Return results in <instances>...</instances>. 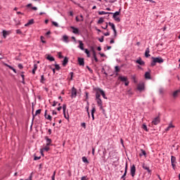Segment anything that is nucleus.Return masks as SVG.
Segmentation results:
<instances>
[{"instance_id":"obj_1","label":"nucleus","mask_w":180,"mask_h":180,"mask_svg":"<svg viewBox=\"0 0 180 180\" xmlns=\"http://www.w3.org/2000/svg\"><path fill=\"white\" fill-rule=\"evenodd\" d=\"M157 63L158 64H162V63H164V59L161 57H152V61L150 63L151 67H155Z\"/></svg>"},{"instance_id":"obj_2","label":"nucleus","mask_w":180,"mask_h":180,"mask_svg":"<svg viewBox=\"0 0 180 180\" xmlns=\"http://www.w3.org/2000/svg\"><path fill=\"white\" fill-rule=\"evenodd\" d=\"M122 11V8H120L119 11H116L115 13H112V18H114V20H115V22H120V17H117V16H120V11Z\"/></svg>"},{"instance_id":"obj_3","label":"nucleus","mask_w":180,"mask_h":180,"mask_svg":"<svg viewBox=\"0 0 180 180\" xmlns=\"http://www.w3.org/2000/svg\"><path fill=\"white\" fill-rule=\"evenodd\" d=\"M101 88H94V91L96 92V99L101 98Z\"/></svg>"},{"instance_id":"obj_4","label":"nucleus","mask_w":180,"mask_h":180,"mask_svg":"<svg viewBox=\"0 0 180 180\" xmlns=\"http://www.w3.org/2000/svg\"><path fill=\"white\" fill-rule=\"evenodd\" d=\"M130 174L132 178H134V176H136V165H133L132 166H131Z\"/></svg>"},{"instance_id":"obj_5","label":"nucleus","mask_w":180,"mask_h":180,"mask_svg":"<svg viewBox=\"0 0 180 180\" xmlns=\"http://www.w3.org/2000/svg\"><path fill=\"white\" fill-rule=\"evenodd\" d=\"M160 122L161 119L160 118V116H158L153 119V120L152 121V124L157 126V124H158Z\"/></svg>"},{"instance_id":"obj_6","label":"nucleus","mask_w":180,"mask_h":180,"mask_svg":"<svg viewBox=\"0 0 180 180\" xmlns=\"http://www.w3.org/2000/svg\"><path fill=\"white\" fill-rule=\"evenodd\" d=\"M45 140L46 141V145L48 147H50V146H53V144H51V143H53V141L51 140V139H49V136H45Z\"/></svg>"},{"instance_id":"obj_7","label":"nucleus","mask_w":180,"mask_h":180,"mask_svg":"<svg viewBox=\"0 0 180 180\" xmlns=\"http://www.w3.org/2000/svg\"><path fill=\"white\" fill-rule=\"evenodd\" d=\"M71 98H77V89L74 86L72 88Z\"/></svg>"},{"instance_id":"obj_8","label":"nucleus","mask_w":180,"mask_h":180,"mask_svg":"<svg viewBox=\"0 0 180 180\" xmlns=\"http://www.w3.org/2000/svg\"><path fill=\"white\" fill-rule=\"evenodd\" d=\"M127 168H128V165H127V162H126V164H125V170H124V174L121 176V179L126 180V175H127Z\"/></svg>"},{"instance_id":"obj_9","label":"nucleus","mask_w":180,"mask_h":180,"mask_svg":"<svg viewBox=\"0 0 180 180\" xmlns=\"http://www.w3.org/2000/svg\"><path fill=\"white\" fill-rule=\"evenodd\" d=\"M137 89L140 92L144 91V83H139L137 86Z\"/></svg>"},{"instance_id":"obj_10","label":"nucleus","mask_w":180,"mask_h":180,"mask_svg":"<svg viewBox=\"0 0 180 180\" xmlns=\"http://www.w3.org/2000/svg\"><path fill=\"white\" fill-rule=\"evenodd\" d=\"M77 61L79 65H81L82 67H84V65H85V61L84 60L83 58H78Z\"/></svg>"},{"instance_id":"obj_11","label":"nucleus","mask_w":180,"mask_h":180,"mask_svg":"<svg viewBox=\"0 0 180 180\" xmlns=\"http://www.w3.org/2000/svg\"><path fill=\"white\" fill-rule=\"evenodd\" d=\"M96 101L97 102L98 106H99L100 109H102V107L103 106V103L102 102V99L96 98Z\"/></svg>"},{"instance_id":"obj_12","label":"nucleus","mask_w":180,"mask_h":180,"mask_svg":"<svg viewBox=\"0 0 180 180\" xmlns=\"http://www.w3.org/2000/svg\"><path fill=\"white\" fill-rule=\"evenodd\" d=\"M135 63H136V64H139V65H146V62L141 60V58H139V59L136 60Z\"/></svg>"},{"instance_id":"obj_13","label":"nucleus","mask_w":180,"mask_h":180,"mask_svg":"<svg viewBox=\"0 0 180 180\" xmlns=\"http://www.w3.org/2000/svg\"><path fill=\"white\" fill-rule=\"evenodd\" d=\"M142 168L143 169H146V171H147V172H148V174H151V169H150V167L148 166H147V165L143 163L142 165Z\"/></svg>"},{"instance_id":"obj_14","label":"nucleus","mask_w":180,"mask_h":180,"mask_svg":"<svg viewBox=\"0 0 180 180\" xmlns=\"http://www.w3.org/2000/svg\"><path fill=\"white\" fill-rule=\"evenodd\" d=\"M70 29L72 30V33H74L75 34H79V30H78V28L71 26Z\"/></svg>"},{"instance_id":"obj_15","label":"nucleus","mask_w":180,"mask_h":180,"mask_svg":"<svg viewBox=\"0 0 180 180\" xmlns=\"http://www.w3.org/2000/svg\"><path fill=\"white\" fill-rule=\"evenodd\" d=\"M171 162L173 168L175 167V162H176V158L175 156H172L171 157Z\"/></svg>"},{"instance_id":"obj_16","label":"nucleus","mask_w":180,"mask_h":180,"mask_svg":"<svg viewBox=\"0 0 180 180\" xmlns=\"http://www.w3.org/2000/svg\"><path fill=\"white\" fill-rule=\"evenodd\" d=\"M150 72H151V70L145 73L146 79H151V75L150 74Z\"/></svg>"},{"instance_id":"obj_17","label":"nucleus","mask_w":180,"mask_h":180,"mask_svg":"<svg viewBox=\"0 0 180 180\" xmlns=\"http://www.w3.org/2000/svg\"><path fill=\"white\" fill-rule=\"evenodd\" d=\"M118 79H120L122 82H126V81H128L127 77H124V76H120L118 77Z\"/></svg>"},{"instance_id":"obj_18","label":"nucleus","mask_w":180,"mask_h":180,"mask_svg":"<svg viewBox=\"0 0 180 180\" xmlns=\"http://www.w3.org/2000/svg\"><path fill=\"white\" fill-rule=\"evenodd\" d=\"M150 56L151 55H150V48H147L145 51V57H146V58H148V57H150Z\"/></svg>"},{"instance_id":"obj_19","label":"nucleus","mask_w":180,"mask_h":180,"mask_svg":"<svg viewBox=\"0 0 180 180\" xmlns=\"http://www.w3.org/2000/svg\"><path fill=\"white\" fill-rule=\"evenodd\" d=\"M95 112H96V109L95 108V107H93L91 110L92 120H95V115H94Z\"/></svg>"},{"instance_id":"obj_20","label":"nucleus","mask_w":180,"mask_h":180,"mask_svg":"<svg viewBox=\"0 0 180 180\" xmlns=\"http://www.w3.org/2000/svg\"><path fill=\"white\" fill-rule=\"evenodd\" d=\"M33 23H34V20L31 19L25 25V26L27 27V26H30V25H33Z\"/></svg>"},{"instance_id":"obj_21","label":"nucleus","mask_w":180,"mask_h":180,"mask_svg":"<svg viewBox=\"0 0 180 180\" xmlns=\"http://www.w3.org/2000/svg\"><path fill=\"white\" fill-rule=\"evenodd\" d=\"M78 41H79V46H78L79 49H80V50L84 51L85 49L84 48V43H82V41H81V40H79Z\"/></svg>"},{"instance_id":"obj_22","label":"nucleus","mask_w":180,"mask_h":180,"mask_svg":"<svg viewBox=\"0 0 180 180\" xmlns=\"http://www.w3.org/2000/svg\"><path fill=\"white\" fill-rule=\"evenodd\" d=\"M44 117L45 119H47L48 120L51 121L52 120L51 115H47V110H45Z\"/></svg>"},{"instance_id":"obj_23","label":"nucleus","mask_w":180,"mask_h":180,"mask_svg":"<svg viewBox=\"0 0 180 180\" xmlns=\"http://www.w3.org/2000/svg\"><path fill=\"white\" fill-rule=\"evenodd\" d=\"M113 13H109L105 11H99L98 15H112Z\"/></svg>"},{"instance_id":"obj_24","label":"nucleus","mask_w":180,"mask_h":180,"mask_svg":"<svg viewBox=\"0 0 180 180\" xmlns=\"http://www.w3.org/2000/svg\"><path fill=\"white\" fill-rule=\"evenodd\" d=\"M101 95L103 96L104 99H108V97H106V94H105V91L101 89Z\"/></svg>"},{"instance_id":"obj_25","label":"nucleus","mask_w":180,"mask_h":180,"mask_svg":"<svg viewBox=\"0 0 180 180\" xmlns=\"http://www.w3.org/2000/svg\"><path fill=\"white\" fill-rule=\"evenodd\" d=\"M141 153L139 154L140 157H143V155L146 157V155H147V153L143 149H141Z\"/></svg>"},{"instance_id":"obj_26","label":"nucleus","mask_w":180,"mask_h":180,"mask_svg":"<svg viewBox=\"0 0 180 180\" xmlns=\"http://www.w3.org/2000/svg\"><path fill=\"white\" fill-rule=\"evenodd\" d=\"M178 94H179V90H176L175 91L173 92L172 94V96L173 98H177L178 97Z\"/></svg>"},{"instance_id":"obj_27","label":"nucleus","mask_w":180,"mask_h":180,"mask_svg":"<svg viewBox=\"0 0 180 180\" xmlns=\"http://www.w3.org/2000/svg\"><path fill=\"white\" fill-rule=\"evenodd\" d=\"M67 64H68V58L65 57L63 62V67H65V65H67Z\"/></svg>"},{"instance_id":"obj_28","label":"nucleus","mask_w":180,"mask_h":180,"mask_svg":"<svg viewBox=\"0 0 180 180\" xmlns=\"http://www.w3.org/2000/svg\"><path fill=\"white\" fill-rule=\"evenodd\" d=\"M63 41L65 42V43H68L70 41H68V36L67 35H63Z\"/></svg>"},{"instance_id":"obj_29","label":"nucleus","mask_w":180,"mask_h":180,"mask_svg":"<svg viewBox=\"0 0 180 180\" xmlns=\"http://www.w3.org/2000/svg\"><path fill=\"white\" fill-rule=\"evenodd\" d=\"M36 71H37V64H34V68L32 69L33 75L36 74Z\"/></svg>"},{"instance_id":"obj_30","label":"nucleus","mask_w":180,"mask_h":180,"mask_svg":"<svg viewBox=\"0 0 180 180\" xmlns=\"http://www.w3.org/2000/svg\"><path fill=\"white\" fill-rule=\"evenodd\" d=\"M93 57L96 63H98V58L96 57V52H95L94 50H93Z\"/></svg>"},{"instance_id":"obj_31","label":"nucleus","mask_w":180,"mask_h":180,"mask_svg":"<svg viewBox=\"0 0 180 180\" xmlns=\"http://www.w3.org/2000/svg\"><path fill=\"white\" fill-rule=\"evenodd\" d=\"M83 162H84L85 164H89V161L88 160V159L86 158V157L84 156L82 158Z\"/></svg>"},{"instance_id":"obj_32","label":"nucleus","mask_w":180,"mask_h":180,"mask_svg":"<svg viewBox=\"0 0 180 180\" xmlns=\"http://www.w3.org/2000/svg\"><path fill=\"white\" fill-rule=\"evenodd\" d=\"M109 26H110L111 29L112 30H115V29H116V26L115 25V24L113 22H108Z\"/></svg>"},{"instance_id":"obj_33","label":"nucleus","mask_w":180,"mask_h":180,"mask_svg":"<svg viewBox=\"0 0 180 180\" xmlns=\"http://www.w3.org/2000/svg\"><path fill=\"white\" fill-rule=\"evenodd\" d=\"M105 22V20H103V18H100L98 20L97 23L98 25H102Z\"/></svg>"},{"instance_id":"obj_34","label":"nucleus","mask_w":180,"mask_h":180,"mask_svg":"<svg viewBox=\"0 0 180 180\" xmlns=\"http://www.w3.org/2000/svg\"><path fill=\"white\" fill-rule=\"evenodd\" d=\"M46 60H49V61H54V57L49 55L47 57H46Z\"/></svg>"},{"instance_id":"obj_35","label":"nucleus","mask_w":180,"mask_h":180,"mask_svg":"<svg viewBox=\"0 0 180 180\" xmlns=\"http://www.w3.org/2000/svg\"><path fill=\"white\" fill-rule=\"evenodd\" d=\"M44 81H46V78H44V75H42L41 76V79H40L41 84H44Z\"/></svg>"},{"instance_id":"obj_36","label":"nucleus","mask_w":180,"mask_h":180,"mask_svg":"<svg viewBox=\"0 0 180 180\" xmlns=\"http://www.w3.org/2000/svg\"><path fill=\"white\" fill-rule=\"evenodd\" d=\"M42 150H43L44 151H46V153H47L48 151H50V146H47L46 145V146H45L44 148H42Z\"/></svg>"},{"instance_id":"obj_37","label":"nucleus","mask_w":180,"mask_h":180,"mask_svg":"<svg viewBox=\"0 0 180 180\" xmlns=\"http://www.w3.org/2000/svg\"><path fill=\"white\" fill-rule=\"evenodd\" d=\"M84 51V53H86L87 57H91V53H89V51L87 49H85Z\"/></svg>"},{"instance_id":"obj_38","label":"nucleus","mask_w":180,"mask_h":180,"mask_svg":"<svg viewBox=\"0 0 180 180\" xmlns=\"http://www.w3.org/2000/svg\"><path fill=\"white\" fill-rule=\"evenodd\" d=\"M62 108H63V113L65 115V110H67V105L63 104Z\"/></svg>"},{"instance_id":"obj_39","label":"nucleus","mask_w":180,"mask_h":180,"mask_svg":"<svg viewBox=\"0 0 180 180\" xmlns=\"http://www.w3.org/2000/svg\"><path fill=\"white\" fill-rule=\"evenodd\" d=\"M115 72L117 73H117L120 72V68H119V66H115Z\"/></svg>"},{"instance_id":"obj_40","label":"nucleus","mask_w":180,"mask_h":180,"mask_svg":"<svg viewBox=\"0 0 180 180\" xmlns=\"http://www.w3.org/2000/svg\"><path fill=\"white\" fill-rule=\"evenodd\" d=\"M142 129L145 130V131H148V129H147V125H146L145 124H143Z\"/></svg>"},{"instance_id":"obj_41","label":"nucleus","mask_w":180,"mask_h":180,"mask_svg":"<svg viewBox=\"0 0 180 180\" xmlns=\"http://www.w3.org/2000/svg\"><path fill=\"white\" fill-rule=\"evenodd\" d=\"M61 68H60V65L55 64V69L57 70V71H60Z\"/></svg>"},{"instance_id":"obj_42","label":"nucleus","mask_w":180,"mask_h":180,"mask_svg":"<svg viewBox=\"0 0 180 180\" xmlns=\"http://www.w3.org/2000/svg\"><path fill=\"white\" fill-rule=\"evenodd\" d=\"M8 35V32L6 30L3 31V37L4 39H6V36Z\"/></svg>"},{"instance_id":"obj_43","label":"nucleus","mask_w":180,"mask_h":180,"mask_svg":"<svg viewBox=\"0 0 180 180\" xmlns=\"http://www.w3.org/2000/svg\"><path fill=\"white\" fill-rule=\"evenodd\" d=\"M8 68H9L10 70H12V71H13V72H15V74L17 73L16 69H15L13 67H12V66H8Z\"/></svg>"},{"instance_id":"obj_44","label":"nucleus","mask_w":180,"mask_h":180,"mask_svg":"<svg viewBox=\"0 0 180 180\" xmlns=\"http://www.w3.org/2000/svg\"><path fill=\"white\" fill-rule=\"evenodd\" d=\"M70 81H72V78L74 77V72H70Z\"/></svg>"},{"instance_id":"obj_45","label":"nucleus","mask_w":180,"mask_h":180,"mask_svg":"<svg viewBox=\"0 0 180 180\" xmlns=\"http://www.w3.org/2000/svg\"><path fill=\"white\" fill-rule=\"evenodd\" d=\"M40 113H41V109L37 110L35 112V116H37V115H40Z\"/></svg>"},{"instance_id":"obj_46","label":"nucleus","mask_w":180,"mask_h":180,"mask_svg":"<svg viewBox=\"0 0 180 180\" xmlns=\"http://www.w3.org/2000/svg\"><path fill=\"white\" fill-rule=\"evenodd\" d=\"M112 30L114 32V37H117V31L116 30V28Z\"/></svg>"},{"instance_id":"obj_47","label":"nucleus","mask_w":180,"mask_h":180,"mask_svg":"<svg viewBox=\"0 0 180 180\" xmlns=\"http://www.w3.org/2000/svg\"><path fill=\"white\" fill-rule=\"evenodd\" d=\"M58 58H64V56H63L61 52L58 53Z\"/></svg>"},{"instance_id":"obj_48","label":"nucleus","mask_w":180,"mask_h":180,"mask_svg":"<svg viewBox=\"0 0 180 180\" xmlns=\"http://www.w3.org/2000/svg\"><path fill=\"white\" fill-rule=\"evenodd\" d=\"M40 39H41V43L46 44V41H44V37L41 36V37H40Z\"/></svg>"},{"instance_id":"obj_49","label":"nucleus","mask_w":180,"mask_h":180,"mask_svg":"<svg viewBox=\"0 0 180 180\" xmlns=\"http://www.w3.org/2000/svg\"><path fill=\"white\" fill-rule=\"evenodd\" d=\"M40 158H41V157H40V156H34V161H37V160H40Z\"/></svg>"},{"instance_id":"obj_50","label":"nucleus","mask_w":180,"mask_h":180,"mask_svg":"<svg viewBox=\"0 0 180 180\" xmlns=\"http://www.w3.org/2000/svg\"><path fill=\"white\" fill-rule=\"evenodd\" d=\"M159 93L160 94V95H162L164 94V89H162V88L160 89Z\"/></svg>"},{"instance_id":"obj_51","label":"nucleus","mask_w":180,"mask_h":180,"mask_svg":"<svg viewBox=\"0 0 180 180\" xmlns=\"http://www.w3.org/2000/svg\"><path fill=\"white\" fill-rule=\"evenodd\" d=\"M52 25H53V26H55L56 27H58V23H57L56 22L53 21Z\"/></svg>"},{"instance_id":"obj_52","label":"nucleus","mask_w":180,"mask_h":180,"mask_svg":"<svg viewBox=\"0 0 180 180\" xmlns=\"http://www.w3.org/2000/svg\"><path fill=\"white\" fill-rule=\"evenodd\" d=\"M63 115H64V117L66 118L67 120H68V119H70V115L68 114L66 115L65 112V113H63Z\"/></svg>"},{"instance_id":"obj_53","label":"nucleus","mask_w":180,"mask_h":180,"mask_svg":"<svg viewBox=\"0 0 180 180\" xmlns=\"http://www.w3.org/2000/svg\"><path fill=\"white\" fill-rule=\"evenodd\" d=\"M82 127H84V129H86V124L85 122H82L81 124Z\"/></svg>"},{"instance_id":"obj_54","label":"nucleus","mask_w":180,"mask_h":180,"mask_svg":"<svg viewBox=\"0 0 180 180\" xmlns=\"http://www.w3.org/2000/svg\"><path fill=\"white\" fill-rule=\"evenodd\" d=\"M52 180H56V172H53L52 176H51Z\"/></svg>"},{"instance_id":"obj_55","label":"nucleus","mask_w":180,"mask_h":180,"mask_svg":"<svg viewBox=\"0 0 180 180\" xmlns=\"http://www.w3.org/2000/svg\"><path fill=\"white\" fill-rule=\"evenodd\" d=\"M14 22H15L16 26H19V25H20V21H18L16 20H14Z\"/></svg>"},{"instance_id":"obj_56","label":"nucleus","mask_w":180,"mask_h":180,"mask_svg":"<svg viewBox=\"0 0 180 180\" xmlns=\"http://www.w3.org/2000/svg\"><path fill=\"white\" fill-rule=\"evenodd\" d=\"M18 68H19L20 70H22V68H23V65H22L21 63H19L18 65Z\"/></svg>"},{"instance_id":"obj_57","label":"nucleus","mask_w":180,"mask_h":180,"mask_svg":"<svg viewBox=\"0 0 180 180\" xmlns=\"http://www.w3.org/2000/svg\"><path fill=\"white\" fill-rule=\"evenodd\" d=\"M132 79L134 80V84H137V80L136 79V76H132Z\"/></svg>"},{"instance_id":"obj_58","label":"nucleus","mask_w":180,"mask_h":180,"mask_svg":"<svg viewBox=\"0 0 180 180\" xmlns=\"http://www.w3.org/2000/svg\"><path fill=\"white\" fill-rule=\"evenodd\" d=\"M86 68L88 69L89 72H91V73L94 72V70H92V69H91V68H89V66H86Z\"/></svg>"},{"instance_id":"obj_59","label":"nucleus","mask_w":180,"mask_h":180,"mask_svg":"<svg viewBox=\"0 0 180 180\" xmlns=\"http://www.w3.org/2000/svg\"><path fill=\"white\" fill-rule=\"evenodd\" d=\"M57 103H58V102L54 101H53V105H52V106H53V107L57 106Z\"/></svg>"},{"instance_id":"obj_60","label":"nucleus","mask_w":180,"mask_h":180,"mask_svg":"<svg viewBox=\"0 0 180 180\" xmlns=\"http://www.w3.org/2000/svg\"><path fill=\"white\" fill-rule=\"evenodd\" d=\"M17 34H22V31L20 30H16Z\"/></svg>"},{"instance_id":"obj_61","label":"nucleus","mask_w":180,"mask_h":180,"mask_svg":"<svg viewBox=\"0 0 180 180\" xmlns=\"http://www.w3.org/2000/svg\"><path fill=\"white\" fill-rule=\"evenodd\" d=\"M129 84H130V82H129V80H127L124 83L125 86H129Z\"/></svg>"},{"instance_id":"obj_62","label":"nucleus","mask_w":180,"mask_h":180,"mask_svg":"<svg viewBox=\"0 0 180 180\" xmlns=\"http://www.w3.org/2000/svg\"><path fill=\"white\" fill-rule=\"evenodd\" d=\"M102 27V29H104V30H108V22H106V25L105 27Z\"/></svg>"},{"instance_id":"obj_63","label":"nucleus","mask_w":180,"mask_h":180,"mask_svg":"<svg viewBox=\"0 0 180 180\" xmlns=\"http://www.w3.org/2000/svg\"><path fill=\"white\" fill-rule=\"evenodd\" d=\"M103 40H104L103 37H102L101 38H99V39H98V41H99L101 43H103Z\"/></svg>"},{"instance_id":"obj_64","label":"nucleus","mask_w":180,"mask_h":180,"mask_svg":"<svg viewBox=\"0 0 180 180\" xmlns=\"http://www.w3.org/2000/svg\"><path fill=\"white\" fill-rule=\"evenodd\" d=\"M103 34H104V36H110V32H107L104 33Z\"/></svg>"}]
</instances>
